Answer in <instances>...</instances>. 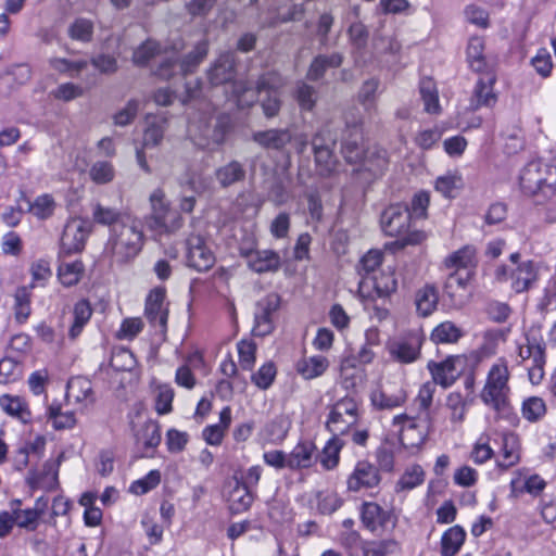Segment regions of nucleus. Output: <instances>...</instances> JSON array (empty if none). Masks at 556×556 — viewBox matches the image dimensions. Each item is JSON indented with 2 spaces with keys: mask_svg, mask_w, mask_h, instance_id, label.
Wrapping results in <instances>:
<instances>
[{
  "mask_svg": "<svg viewBox=\"0 0 556 556\" xmlns=\"http://www.w3.org/2000/svg\"><path fill=\"white\" fill-rule=\"evenodd\" d=\"M241 254L247 258L248 266L258 274L277 271L281 264L279 254L271 250H242Z\"/></svg>",
  "mask_w": 556,
  "mask_h": 556,
  "instance_id": "nucleus-22",
  "label": "nucleus"
},
{
  "mask_svg": "<svg viewBox=\"0 0 556 556\" xmlns=\"http://www.w3.org/2000/svg\"><path fill=\"white\" fill-rule=\"evenodd\" d=\"M380 481L378 467L367 460H359L349 475L346 486L350 492H361L378 486Z\"/></svg>",
  "mask_w": 556,
  "mask_h": 556,
  "instance_id": "nucleus-16",
  "label": "nucleus"
},
{
  "mask_svg": "<svg viewBox=\"0 0 556 556\" xmlns=\"http://www.w3.org/2000/svg\"><path fill=\"white\" fill-rule=\"evenodd\" d=\"M135 439L137 445L141 446L146 456H152L156 446L161 442V430L156 421L147 420L136 431Z\"/></svg>",
  "mask_w": 556,
  "mask_h": 556,
  "instance_id": "nucleus-28",
  "label": "nucleus"
},
{
  "mask_svg": "<svg viewBox=\"0 0 556 556\" xmlns=\"http://www.w3.org/2000/svg\"><path fill=\"white\" fill-rule=\"evenodd\" d=\"M187 265L198 271H206L215 264V255L200 235L191 233L187 240Z\"/></svg>",
  "mask_w": 556,
  "mask_h": 556,
  "instance_id": "nucleus-15",
  "label": "nucleus"
},
{
  "mask_svg": "<svg viewBox=\"0 0 556 556\" xmlns=\"http://www.w3.org/2000/svg\"><path fill=\"white\" fill-rule=\"evenodd\" d=\"M343 447L341 439L334 434L333 438L328 440L320 454V464L326 470L336 468L340 460V452Z\"/></svg>",
  "mask_w": 556,
  "mask_h": 556,
  "instance_id": "nucleus-47",
  "label": "nucleus"
},
{
  "mask_svg": "<svg viewBox=\"0 0 556 556\" xmlns=\"http://www.w3.org/2000/svg\"><path fill=\"white\" fill-rule=\"evenodd\" d=\"M425 480V471L420 465H413L405 470L396 483V490H413Z\"/></svg>",
  "mask_w": 556,
  "mask_h": 556,
  "instance_id": "nucleus-56",
  "label": "nucleus"
},
{
  "mask_svg": "<svg viewBox=\"0 0 556 556\" xmlns=\"http://www.w3.org/2000/svg\"><path fill=\"white\" fill-rule=\"evenodd\" d=\"M229 503L233 514L249 509L253 503V495L245 483L236 481V485L229 493Z\"/></svg>",
  "mask_w": 556,
  "mask_h": 556,
  "instance_id": "nucleus-41",
  "label": "nucleus"
},
{
  "mask_svg": "<svg viewBox=\"0 0 556 556\" xmlns=\"http://www.w3.org/2000/svg\"><path fill=\"white\" fill-rule=\"evenodd\" d=\"M90 232L91 223L88 219L80 217L68 219L61 237L62 252L67 255L81 252Z\"/></svg>",
  "mask_w": 556,
  "mask_h": 556,
  "instance_id": "nucleus-11",
  "label": "nucleus"
},
{
  "mask_svg": "<svg viewBox=\"0 0 556 556\" xmlns=\"http://www.w3.org/2000/svg\"><path fill=\"white\" fill-rule=\"evenodd\" d=\"M519 443L518 438L514 433H505L502 444V460L497 462V466L506 470L519 462Z\"/></svg>",
  "mask_w": 556,
  "mask_h": 556,
  "instance_id": "nucleus-40",
  "label": "nucleus"
},
{
  "mask_svg": "<svg viewBox=\"0 0 556 556\" xmlns=\"http://www.w3.org/2000/svg\"><path fill=\"white\" fill-rule=\"evenodd\" d=\"M304 3H298L293 0H283L279 2L273 10L271 16L266 22V27H276L279 24L298 22L304 17Z\"/></svg>",
  "mask_w": 556,
  "mask_h": 556,
  "instance_id": "nucleus-24",
  "label": "nucleus"
},
{
  "mask_svg": "<svg viewBox=\"0 0 556 556\" xmlns=\"http://www.w3.org/2000/svg\"><path fill=\"white\" fill-rule=\"evenodd\" d=\"M446 268H452L462 273L471 271L477 265L476 249L472 245H465L459 250L451 253L445 260Z\"/></svg>",
  "mask_w": 556,
  "mask_h": 556,
  "instance_id": "nucleus-29",
  "label": "nucleus"
},
{
  "mask_svg": "<svg viewBox=\"0 0 556 556\" xmlns=\"http://www.w3.org/2000/svg\"><path fill=\"white\" fill-rule=\"evenodd\" d=\"M438 290L432 285H426L419 289L415 295L417 312L424 317H427L434 312L438 305Z\"/></svg>",
  "mask_w": 556,
  "mask_h": 556,
  "instance_id": "nucleus-36",
  "label": "nucleus"
},
{
  "mask_svg": "<svg viewBox=\"0 0 556 556\" xmlns=\"http://www.w3.org/2000/svg\"><path fill=\"white\" fill-rule=\"evenodd\" d=\"M215 175L219 185L227 188L236 182L243 181L245 169L240 162L231 161L216 169Z\"/></svg>",
  "mask_w": 556,
  "mask_h": 556,
  "instance_id": "nucleus-39",
  "label": "nucleus"
},
{
  "mask_svg": "<svg viewBox=\"0 0 556 556\" xmlns=\"http://www.w3.org/2000/svg\"><path fill=\"white\" fill-rule=\"evenodd\" d=\"M0 406L8 415L17 418L24 424L30 419V412L27 407V404L20 396H1Z\"/></svg>",
  "mask_w": 556,
  "mask_h": 556,
  "instance_id": "nucleus-44",
  "label": "nucleus"
},
{
  "mask_svg": "<svg viewBox=\"0 0 556 556\" xmlns=\"http://www.w3.org/2000/svg\"><path fill=\"white\" fill-rule=\"evenodd\" d=\"M84 273V264L80 261L63 263L59 266L58 276L61 283L65 287H72L79 282Z\"/></svg>",
  "mask_w": 556,
  "mask_h": 556,
  "instance_id": "nucleus-49",
  "label": "nucleus"
},
{
  "mask_svg": "<svg viewBox=\"0 0 556 556\" xmlns=\"http://www.w3.org/2000/svg\"><path fill=\"white\" fill-rule=\"evenodd\" d=\"M464 357L460 355H451L441 362L429 361L427 369L432 381L443 389L452 387L462 375Z\"/></svg>",
  "mask_w": 556,
  "mask_h": 556,
  "instance_id": "nucleus-12",
  "label": "nucleus"
},
{
  "mask_svg": "<svg viewBox=\"0 0 556 556\" xmlns=\"http://www.w3.org/2000/svg\"><path fill=\"white\" fill-rule=\"evenodd\" d=\"M470 99V109L476 111L480 108H493L497 102V94L494 92L496 75L494 71L480 73Z\"/></svg>",
  "mask_w": 556,
  "mask_h": 556,
  "instance_id": "nucleus-17",
  "label": "nucleus"
},
{
  "mask_svg": "<svg viewBox=\"0 0 556 556\" xmlns=\"http://www.w3.org/2000/svg\"><path fill=\"white\" fill-rule=\"evenodd\" d=\"M316 460V446L311 441L299 442L288 454V468L291 470L306 469Z\"/></svg>",
  "mask_w": 556,
  "mask_h": 556,
  "instance_id": "nucleus-26",
  "label": "nucleus"
},
{
  "mask_svg": "<svg viewBox=\"0 0 556 556\" xmlns=\"http://www.w3.org/2000/svg\"><path fill=\"white\" fill-rule=\"evenodd\" d=\"M466 532L460 526L447 529L441 539V553L443 556H455L465 542Z\"/></svg>",
  "mask_w": 556,
  "mask_h": 556,
  "instance_id": "nucleus-38",
  "label": "nucleus"
},
{
  "mask_svg": "<svg viewBox=\"0 0 556 556\" xmlns=\"http://www.w3.org/2000/svg\"><path fill=\"white\" fill-rule=\"evenodd\" d=\"M159 52L160 43L149 39L134 51L132 61L136 65L143 66Z\"/></svg>",
  "mask_w": 556,
  "mask_h": 556,
  "instance_id": "nucleus-63",
  "label": "nucleus"
},
{
  "mask_svg": "<svg viewBox=\"0 0 556 556\" xmlns=\"http://www.w3.org/2000/svg\"><path fill=\"white\" fill-rule=\"evenodd\" d=\"M93 35V23L87 18H76L68 27V36L73 40L89 42Z\"/></svg>",
  "mask_w": 556,
  "mask_h": 556,
  "instance_id": "nucleus-58",
  "label": "nucleus"
},
{
  "mask_svg": "<svg viewBox=\"0 0 556 556\" xmlns=\"http://www.w3.org/2000/svg\"><path fill=\"white\" fill-rule=\"evenodd\" d=\"M55 210V202L52 195L41 194L29 203L28 211L38 219H47L52 216Z\"/></svg>",
  "mask_w": 556,
  "mask_h": 556,
  "instance_id": "nucleus-57",
  "label": "nucleus"
},
{
  "mask_svg": "<svg viewBox=\"0 0 556 556\" xmlns=\"http://www.w3.org/2000/svg\"><path fill=\"white\" fill-rule=\"evenodd\" d=\"M471 278V271L462 273L454 270L445 280L443 287L444 295L448 296L453 304H458Z\"/></svg>",
  "mask_w": 556,
  "mask_h": 556,
  "instance_id": "nucleus-32",
  "label": "nucleus"
},
{
  "mask_svg": "<svg viewBox=\"0 0 556 556\" xmlns=\"http://www.w3.org/2000/svg\"><path fill=\"white\" fill-rule=\"evenodd\" d=\"M142 244L143 233L140 224L129 216L110 229L105 249L115 262L126 263L141 251Z\"/></svg>",
  "mask_w": 556,
  "mask_h": 556,
  "instance_id": "nucleus-3",
  "label": "nucleus"
},
{
  "mask_svg": "<svg viewBox=\"0 0 556 556\" xmlns=\"http://www.w3.org/2000/svg\"><path fill=\"white\" fill-rule=\"evenodd\" d=\"M522 417L530 422H536L546 414V404L542 397L530 396L521 406Z\"/></svg>",
  "mask_w": 556,
  "mask_h": 556,
  "instance_id": "nucleus-52",
  "label": "nucleus"
},
{
  "mask_svg": "<svg viewBox=\"0 0 556 556\" xmlns=\"http://www.w3.org/2000/svg\"><path fill=\"white\" fill-rule=\"evenodd\" d=\"M342 154L350 164H357L366 152L363 143V132L358 125L349 127L348 135L342 139Z\"/></svg>",
  "mask_w": 556,
  "mask_h": 556,
  "instance_id": "nucleus-25",
  "label": "nucleus"
},
{
  "mask_svg": "<svg viewBox=\"0 0 556 556\" xmlns=\"http://www.w3.org/2000/svg\"><path fill=\"white\" fill-rule=\"evenodd\" d=\"M484 42L480 37L470 38L467 46V61L472 71L477 73H485L493 71L483 54Z\"/></svg>",
  "mask_w": 556,
  "mask_h": 556,
  "instance_id": "nucleus-33",
  "label": "nucleus"
},
{
  "mask_svg": "<svg viewBox=\"0 0 556 556\" xmlns=\"http://www.w3.org/2000/svg\"><path fill=\"white\" fill-rule=\"evenodd\" d=\"M129 214L123 213L116 208L104 206L97 203L92 210V218L94 223L113 228L117 223H122L124 217H129Z\"/></svg>",
  "mask_w": 556,
  "mask_h": 556,
  "instance_id": "nucleus-46",
  "label": "nucleus"
},
{
  "mask_svg": "<svg viewBox=\"0 0 556 556\" xmlns=\"http://www.w3.org/2000/svg\"><path fill=\"white\" fill-rule=\"evenodd\" d=\"M329 367V361L324 355H313L300 358L295 364L296 372L305 380L323 376Z\"/></svg>",
  "mask_w": 556,
  "mask_h": 556,
  "instance_id": "nucleus-30",
  "label": "nucleus"
},
{
  "mask_svg": "<svg viewBox=\"0 0 556 556\" xmlns=\"http://www.w3.org/2000/svg\"><path fill=\"white\" fill-rule=\"evenodd\" d=\"M292 139L293 134L289 128H270L252 134V140L266 150L283 151Z\"/></svg>",
  "mask_w": 556,
  "mask_h": 556,
  "instance_id": "nucleus-21",
  "label": "nucleus"
},
{
  "mask_svg": "<svg viewBox=\"0 0 556 556\" xmlns=\"http://www.w3.org/2000/svg\"><path fill=\"white\" fill-rule=\"evenodd\" d=\"M393 425L400 427V441L406 448H418L426 441L425 431L407 414L394 416Z\"/></svg>",
  "mask_w": 556,
  "mask_h": 556,
  "instance_id": "nucleus-20",
  "label": "nucleus"
},
{
  "mask_svg": "<svg viewBox=\"0 0 556 556\" xmlns=\"http://www.w3.org/2000/svg\"><path fill=\"white\" fill-rule=\"evenodd\" d=\"M166 290L157 287L151 290L146 299L144 316L150 326L163 340L167 332L168 307L165 303Z\"/></svg>",
  "mask_w": 556,
  "mask_h": 556,
  "instance_id": "nucleus-8",
  "label": "nucleus"
},
{
  "mask_svg": "<svg viewBox=\"0 0 556 556\" xmlns=\"http://www.w3.org/2000/svg\"><path fill=\"white\" fill-rule=\"evenodd\" d=\"M49 65L60 74L77 77L81 71L87 68L88 62L86 60L72 61L64 58H51L49 59Z\"/></svg>",
  "mask_w": 556,
  "mask_h": 556,
  "instance_id": "nucleus-48",
  "label": "nucleus"
},
{
  "mask_svg": "<svg viewBox=\"0 0 556 556\" xmlns=\"http://www.w3.org/2000/svg\"><path fill=\"white\" fill-rule=\"evenodd\" d=\"M361 519L366 529L379 534L392 530L397 521L392 510L383 509L372 502H366L362 505Z\"/></svg>",
  "mask_w": 556,
  "mask_h": 556,
  "instance_id": "nucleus-13",
  "label": "nucleus"
},
{
  "mask_svg": "<svg viewBox=\"0 0 556 556\" xmlns=\"http://www.w3.org/2000/svg\"><path fill=\"white\" fill-rule=\"evenodd\" d=\"M236 58L231 52H223L214 61L207 71V78L211 85L219 86L231 84L236 77Z\"/></svg>",
  "mask_w": 556,
  "mask_h": 556,
  "instance_id": "nucleus-18",
  "label": "nucleus"
},
{
  "mask_svg": "<svg viewBox=\"0 0 556 556\" xmlns=\"http://www.w3.org/2000/svg\"><path fill=\"white\" fill-rule=\"evenodd\" d=\"M257 96L258 87L254 89L244 80L232 83L231 98L236 101L239 109L252 106L257 100Z\"/></svg>",
  "mask_w": 556,
  "mask_h": 556,
  "instance_id": "nucleus-42",
  "label": "nucleus"
},
{
  "mask_svg": "<svg viewBox=\"0 0 556 556\" xmlns=\"http://www.w3.org/2000/svg\"><path fill=\"white\" fill-rule=\"evenodd\" d=\"M91 393V382L84 377H75L67 382V399H73L75 402L79 403L87 400Z\"/></svg>",
  "mask_w": 556,
  "mask_h": 556,
  "instance_id": "nucleus-50",
  "label": "nucleus"
},
{
  "mask_svg": "<svg viewBox=\"0 0 556 556\" xmlns=\"http://www.w3.org/2000/svg\"><path fill=\"white\" fill-rule=\"evenodd\" d=\"M519 185L523 194L543 204L556 195V164L531 161L521 170Z\"/></svg>",
  "mask_w": 556,
  "mask_h": 556,
  "instance_id": "nucleus-2",
  "label": "nucleus"
},
{
  "mask_svg": "<svg viewBox=\"0 0 556 556\" xmlns=\"http://www.w3.org/2000/svg\"><path fill=\"white\" fill-rule=\"evenodd\" d=\"M208 52V42L206 39L199 41L192 51H190L179 62V70L184 75L192 73L199 64L206 58Z\"/></svg>",
  "mask_w": 556,
  "mask_h": 556,
  "instance_id": "nucleus-45",
  "label": "nucleus"
},
{
  "mask_svg": "<svg viewBox=\"0 0 556 556\" xmlns=\"http://www.w3.org/2000/svg\"><path fill=\"white\" fill-rule=\"evenodd\" d=\"M165 130L166 119L150 123L143 132V147H157L164 138Z\"/></svg>",
  "mask_w": 556,
  "mask_h": 556,
  "instance_id": "nucleus-59",
  "label": "nucleus"
},
{
  "mask_svg": "<svg viewBox=\"0 0 556 556\" xmlns=\"http://www.w3.org/2000/svg\"><path fill=\"white\" fill-rule=\"evenodd\" d=\"M35 285L18 287L14 292V315L17 323H25L31 313V290Z\"/></svg>",
  "mask_w": 556,
  "mask_h": 556,
  "instance_id": "nucleus-34",
  "label": "nucleus"
},
{
  "mask_svg": "<svg viewBox=\"0 0 556 556\" xmlns=\"http://www.w3.org/2000/svg\"><path fill=\"white\" fill-rule=\"evenodd\" d=\"M92 316V308L87 300H80L74 305L73 323L68 330V337L75 340L83 332L85 326Z\"/></svg>",
  "mask_w": 556,
  "mask_h": 556,
  "instance_id": "nucleus-35",
  "label": "nucleus"
},
{
  "mask_svg": "<svg viewBox=\"0 0 556 556\" xmlns=\"http://www.w3.org/2000/svg\"><path fill=\"white\" fill-rule=\"evenodd\" d=\"M89 177L97 185H106L113 181L115 168L109 161H97L89 168Z\"/></svg>",
  "mask_w": 556,
  "mask_h": 556,
  "instance_id": "nucleus-53",
  "label": "nucleus"
},
{
  "mask_svg": "<svg viewBox=\"0 0 556 556\" xmlns=\"http://www.w3.org/2000/svg\"><path fill=\"white\" fill-rule=\"evenodd\" d=\"M317 510L323 515H331L342 505V500L334 492H318Z\"/></svg>",
  "mask_w": 556,
  "mask_h": 556,
  "instance_id": "nucleus-62",
  "label": "nucleus"
},
{
  "mask_svg": "<svg viewBox=\"0 0 556 556\" xmlns=\"http://www.w3.org/2000/svg\"><path fill=\"white\" fill-rule=\"evenodd\" d=\"M357 164L361 165L362 170L370 173L374 177H379L389 165L387 150L377 146L368 147L363 155V160Z\"/></svg>",
  "mask_w": 556,
  "mask_h": 556,
  "instance_id": "nucleus-27",
  "label": "nucleus"
},
{
  "mask_svg": "<svg viewBox=\"0 0 556 556\" xmlns=\"http://www.w3.org/2000/svg\"><path fill=\"white\" fill-rule=\"evenodd\" d=\"M357 420L358 403L353 396L346 395L332 405L326 426L333 434H343Z\"/></svg>",
  "mask_w": 556,
  "mask_h": 556,
  "instance_id": "nucleus-7",
  "label": "nucleus"
},
{
  "mask_svg": "<svg viewBox=\"0 0 556 556\" xmlns=\"http://www.w3.org/2000/svg\"><path fill=\"white\" fill-rule=\"evenodd\" d=\"M47 417L55 430L72 429L77 422L75 413L73 410L63 412L59 404L48 406Z\"/></svg>",
  "mask_w": 556,
  "mask_h": 556,
  "instance_id": "nucleus-43",
  "label": "nucleus"
},
{
  "mask_svg": "<svg viewBox=\"0 0 556 556\" xmlns=\"http://www.w3.org/2000/svg\"><path fill=\"white\" fill-rule=\"evenodd\" d=\"M424 340L419 331H409L388 344L389 354L401 364H412L420 357Z\"/></svg>",
  "mask_w": 556,
  "mask_h": 556,
  "instance_id": "nucleus-10",
  "label": "nucleus"
},
{
  "mask_svg": "<svg viewBox=\"0 0 556 556\" xmlns=\"http://www.w3.org/2000/svg\"><path fill=\"white\" fill-rule=\"evenodd\" d=\"M446 408L450 410V420L453 424H462L467 413L466 402L459 392H452L446 396Z\"/></svg>",
  "mask_w": 556,
  "mask_h": 556,
  "instance_id": "nucleus-55",
  "label": "nucleus"
},
{
  "mask_svg": "<svg viewBox=\"0 0 556 556\" xmlns=\"http://www.w3.org/2000/svg\"><path fill=\"white\" fill-rule=\"evenodd\" d=\"M294 98L302 111H312L317 102V90L304 81L296 84Z\"/></svg>",
  "mask_w": 556,
  "mask_h": 556,
  "instance_id": "nucleus-51",
  "label": "nucleus"
},
{
  "mask_svg": "<svg viewBox=\"0 0 556 556\" xmlns=\"http://www.w3.org/2000/svg\"><path fill=\"white\" fill-rule=\"evenodd\" d=\"M313 152L319 174L323 176H329L334 170L336 167L333 148H323L321 150Z\"/></svg>",
  "mask_w": 556,
  "mask_h": 556,
  "instance_id": "nucleus-61",
  "label": "nucleus"
},
{
  "mask_svg": "<svg viewBox=\"0 0 556 556\" xmlns=\"http://www.w3.org/2000/svg\"><path fill=\"white\" fill-rule=\"evenodd\" d=\"M406 399L407 395L403 388H399L392 392L383 388L375 390L370 394L371 404L377 409H392L402 406Z\"/></svg>",
  "mask_w": 556,
  "mask_h": 556,
  "instance_id": "nucleus-31",
  "label": "nucleus"
},
{
  "mask_svg": "<svg viewBox=\"0 0 556 556\" xmlns=\"http://www.w3.org/2000/svg\"><path fill=\"white\" fill-rule=\"evenodd\" d=\"M231 129L228 115L213 116L211 111L197 112L189 117L188 135L200 149L214 150L223 144Z\"/></svg>",
  "mask_w": 556,
  "mask_h": 556,
  "instance_id": "nucleus-1",
  "label": "nucleus"
},
{
  "mask_svg": "<svg viewBox=\"0 0 556 556\" xmlns=\"http://www.w3.org/2000/svg\"><path fill=\"white\" fill-rule=\"evenodd\" d=\"M63 456V453H61L55 459H47L41 470L30 469L26 476L27 485L31 490L54 491L59 486V468Z\"/></svg>",
  "mask_w": 556,
  "mask_h": 556,
  "instance_id": "nucleus-14",
  "label": "nucleus"
},
{
  "mask_svg": "<svg viewBox=\"0 0 556 556\" xmlns=\"http://www.w3.org/2000/svg\"><path fill=\"white\" fill-rule=\"evenodd\" d=\"M420 96L425 104V111L430 114L440 112L439 96L431 79H424L420 83Z\"/></svg>",
  "mask_w": 556,
  "mask_h": 556,
  "instance_id": "nucleus-54",
  "label": "nucleus"
},
{
  "mask_svg": "<svg viewBox=\"0 0 556 556\" xmlns=\"http://www.w3.org/2000/svg\"><path fill=\"white\" fill-rule=\"evenodd\" d=\"M412 213L404 204H392L381 214L380 225L382 231L390 237H399L394 242L399 248L415 245L426 239V233L420 230H409Z\"/></svg>",
  "mask_w": 556,
  "mask_h": 556,
  "instance_id": "nucleus-5",
  "label": "nucleus"
},
{
  "mask_svg": "<svg viewBox=\"0 0 556 556\" xmlns=\"http://www.w3.org/2000/svg\"><path fill=\"white\" fill-rule=\"evenodd\" d=\"M40 514L41 511L37 508L13 510L15 525L30 531H34L37 528Z\"/></svg>",
  "mask_w": 556,
  "mask_h": 556,
  "instance_id": "nucleus-64",
  "label": "nucleus"
},
{
  "mask_svg": "<svg viewBox=\"0 0 556 556\" xmlns=\"http://www.w3.org/2000/svg\"><path fill=\"white\" fill-rule=\"evenodd\" d=\"M509 377L507 362L500 358L491 366L485 384L480 393L481 401L494 409L500 417L504 418H508L513 409L508 397L510 392Z\"/></svg>",
  "mask_w": 556,
  "mask_h": 556,
  "instance_id": "nucleus-4",
  "label": "nucleus"
},
{
  "mask_svg": "<svg viewBox=\"0 0 556 556\" xmlns=\"http://www.w3.org/2000/svg\"><path fill=\"white\" fill-rule=\"evenodd\" d=\"M539 278V268L533 261H526L509 273L510 287L516 293L528 291Z\"/></svg>",
  "mask_w": 556,
  "mask_h": 556,
  "instance_id": "nucleus-23",
  "label": "nucleus"
},
{
  "mask_svg": "<svg viewBox=\"0 0 556 556\" xmlns=\"http://www.w3.org/2000/svg\"><path fill=\"white\" fill-rule=\"evenodd\" d=\"M151 215L148 219L150 229L160 233H174L184 225L180 214L169 207L162 189L150 194Z\"/></svg>",
  "mask_w": 556,
  "mask_h": 556,
  "instance_id": "nucleus-6",
  "label": "nucleus"
},
{
  "mask_svg": "<svg viewBox=\"0 0 556 556\" xmlns=\"http://www.w3.org/2000/svg\"><path fill=\"white\" fill-rule=\"evenodd\" d=\"M280 296L277 293H269L258 300L254 311L253 334L266 337L275 329V315L280 307Z\"/></svg>",
  "mask_w": 556,
  "mask_h": 556,
  "instance_id": "nucleus-9",
  "label": "nucleus"
},
{
  "mask_svg": "<svg viewBox=\"0 0 556 556\" xmlns=\"http://www.w3.org/2000/svg\"><path fill=\"white\" fill-rule=\"evenodd\" d=\"M464 336L462 328L453 321L446 320L435 326L430 334V339L435 344H453Z\"/></svg>",
  "mask_w": 556,
  "mask_h": 556,
  "instance_id": "nucleus-37",
  "label": "nucleus"
},
{
  "mask_svg": "<svg viewBox=\"0 0 556 556\" xmlns=\"http://www.w3.org/2000/svg\"><path fill=\"white\" fill-rule=\"evenodd\" d=\"M278 85L273 81L271 75H264L258 80V96L264 115L271 118L278 115L281 108Z\"/></svg>",
  "mask_w": 556,
  "mask_h": 556,
  "instance_id": "nucleus-19",
  "label": "nucleus"
},
{
  "mask_svg": "<svg viewBox=\"0 0 556 556\" xmlns=\"http://www.w3.org/2000/svg\"><path fill=\"white\" fill-rule=\"evenodd\" d=\"M276 374L277 370L275 364L273 362H267L251 376V380L261 390H267L273 384Z\"/></svg>",
  "mask_w": 556,
  "mask_h": 556,
  "instance_id": "nucleus-60",
  "label": "nucleus"
}]
</instances>
